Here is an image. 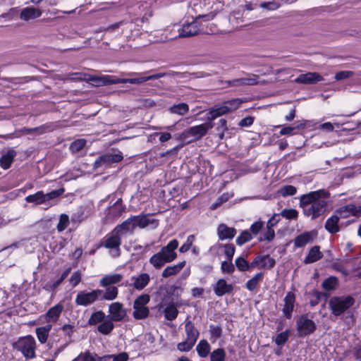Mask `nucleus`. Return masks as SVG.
Wrapping results in <instances>:
<instances>
[{
	"mask_svg": "<svg viewBox=\"0 0 361 361\" xmlns=\"http://www.w3.org/2000/svg\"><path fill=\"white\" fill-rule=\"evenodd\" d=\"M329 192L325 190H319L303 195L300 197V207L305 216L315 219L324 214L326 210Z\"/></svg>",
	"mask_w": 361,
	"mask_h": 361,
	"instance_id": "obj_1",
	"label": "nucleus"
},
{
	"mask_svg": "<svg viewBox=\"0 0 361 361\" xmlns=\"http://www.w3.org/2000/svg\"><path fill=\"white\" fill-rule=\"evenodd\" d=\"M355 302V300L352 295H334L329 298L328 308L331 315L338 318L344 314Z\"/></svg>",
	"mask_w": 361,
	"mask_h": 361,
	"instance_id": "obj_2",
	"label": "nucleus"
},
{
	"mask_svg": "<svg viewBox=\"0 0 361 361\" xmlns=\"http://www.w3.org/2000/svg\"><path fill=\"white\" fill-rule=\"evenodd\" d=\"M12 348L21 352L26 359H32L36 356V342L32 336L20 337L17 341L13 343Z\"/></svg>",
	"mask_w": 361,
	"mask_h": 361,
	"instance_id": "obj_3",
	"label": "nucleus"
},
{
	"mask_svg": "<svg viewBox=\"0 0 361 361\" xmlns=\"http://www.w3.org/2000/svg\"><path fill=\"white\" fill-rule=\"evenodd\" d=\"M150 301V296L148 294H142L138 296L133 302V317L135 319H143L148 317L149 310L147 305Z\"/></svg>",
	"mask_w": 361,
	"mask_h": 361,
	"instance_id": "obj_4",
	"label": "nucleus"
},
{
	"mask_svg": "<svg viewBox=\"0 0 361 361\" xmlns=\"http://www.w3.org/2000/svg\"><path fill=\"white\" fill-rule=\"evenodd\" d=\"M214 125L212 123L207 122L192 126L184 130L180 135L181 140H186L192 137L195 140H198L204 137L209 130L213 128Z\"/></svg>",
	"mask_w": 361,
	"mask_h": 361,
	"instance_id": "obj_5",
	"label": "nucleus"
},
{
	"mask_svg": "<svg viewBox=\"0 0 361 361\" xmlns=\"http://www.w3.org/2000/svg\"><path fill=\"white\" fill-rule=\"evenodd\" d=\"M146 73H137V72H130L126 73H122L123 75H126L130 77L137 76V78H118L117 84L119 83H130V84H137L140 85L144 82L159 79L163 78L167 75L166 73H159L157 74H153L147 76H141L142 74H145Z\"/></svg>",
	"mask_w": 361,
	"mask_h": 361,
	"instance_id": "obj_6",
	"label": "nucleus"
},
{
	"mask_svg": "<svg viewBox=\"0 0 361 361\" xmlns=\"http://www.w3.org/2000/svg\"><path fill=\"white\" fill-rule=\"evenodd\" d=\"M121 235L115 228L106 235L102 241V245L106 249L114 250V257H118L121 254L120 246L121 245Z\"/></svg>",
	"mask_w": 361,
	"mask_h": 361,
	"instance_id": "obj_7",
	"label": "nucleus"
},
{
	"mask_svg": "<svg viewBox=\"0 0 361 361\" xmlns=\"http://www.w3.org/2000/svg\"><path fill=\"white\" fill-rule=\"evenodd\" d=\"M101 292L99 289H94L90 292L87 290H80L78 293L75 302L78 306L87 307L92 305L96 301L99 300L98 294Z\"/></svg>",
	"mask_w": 361,
	"mask_h": 361,
	"instance_id": "obj_8",
	"label": "nucleus"
},
{
	"mask_svg": "<svg viewBox=\"0 0 361 361\" xmlns=\"http://www.w3.org/2000/svg\"><path fill=\"white\" fill-rule=\"evenodd\" d=\"M296 328L299 336L304 337L313 334L317 329V325L313 320L303 314L297 320Z\"/></svg>",
	"mask_w": 361,
	"mask_h": 361,
	"instance_id": "obj_9",
	"label": "nucleus"
},
{
	"mask_svg": "<svg viewBox=\"0 0 361 361\" xmlns=\"http://www.w3.org/2000/svg\"><path fill=\"white\" fill-rule=\"evenodd\" d=\"M123 155L121 152L118 153H106L99 156L94 163V168H99L102 166H110L114 163H118L123 160Z\"/></svg>",
	"mask_w": 361,
	"mask_h": 361,
	"instance_id": "obj_10",
	"label": "nucleus"
},
{
	"mask_svg": "<svg viewBox=\"0 0 361 361\" xmlns=\"http://www.w3.org/2000/svg\"><path fill=\"white\" fill-rule=\"evenodd\" d=\"M178 246V241L176 239H173L166 246H164L159 252L169 263L177 257L175 250Z\"/></svg>",
	"mask_w": 361,
	"mask_h": 361,
	"instance_id": "obj_11",
	"label": "nucleus"
},
{
	"mask_svg": "<svg viewBox=\"0 0 361 361\" xmlns=\"http://www.w3.org/2000/svg\"><path fill=\"white\" fill-rule=\"evenodd\" d=\"M110 319L115 322L122 321L126 316V311L123 304L118 302L111 303L109 307Z\"/></svg>",
	"mask_w": 361,
	"mask_h": 361,
	"instance_id": "obj_12",
	"label": "nucleus"
},
{
	"mask_svg": "<svg viewBox=\"0 0 361 361\" xmlns=\"http://www.w3.org/2000/svg\"><path fill=\"white\" fill-rule=\"evenodd\" d=\"M88 81L94 86H105L109 85L117 84L118 77L115 75H101L90 76Z\"/></svg>",
	"mask_w": 361,
	"mask_h": 361,
	"instance_id": "obj_13",
	"label": "nucleus"
},
{
	"mask_svg": "<svg viewBox=\"0 0 361 361\" xmlns=\"http://www.w3.org/2000/svg\"><path fill=\"white\" fill-rule=\"evenodd\" d=\"M282 312L287 319H290L295 302V295L293 292H288L283 299Z\"/></svg>",
	"mask_w": 361,
	"mask_h": 361,
	"instance_id": "obj_14",
	"label": "nucleus"
},
{
	"mask_svg": "<svg viewBox=\"0 0 361 361\" xmlns=\"http://www.w3.org/2000/svg\"><path fill=\"white\" fill-rule=\"evenodd\" d=\"M200 32V28L197 22L192 21L185 23L182 26L179 31V37H190L198 35Z\"/></svg>",
	"mask_w": 361,
	"mask_h": 361,
	"instance_id": "obj_15",
	"label": "nucleus"
},
{
	"mask_svg": "<svg viewBox=\"0 0 361 361\" xmlns=\"http://www.w3.org/2000/svg\"><path fill=\"white\" fill-rule=\"evenodd\" d=\"M237 233V231L233 227H228L225 224H220L217 227V235L220 240H231Z\"/></svg>",
	"mask_w": 361,
	"mask_h": 361,
	"instance_id": "obj_16",
	"label": "nucleus"
},
{
	"mask_svg": "<svg viewBox=\"0 0 361 361\" xmlns=\"http://www.w3.org/2000/svg\"><path fill=\"white\" fill-rule=\"evenodd\" d=\"M213 290L216 295L221 297L225 294H230L233 290L232 284L226 283L224 279H219L213 286Z\"/></svg>",
	"mask_w": 361,
	"mask_h": 361,
	"instance_id": "obj_17",
	"label": "nucleus"
},
{
	"mask_svg": "<svg viewBox=\"0 0 361 361\" xmlns=\"http://www.w3.org/2000/svg\"><path fill=\"white\" fill-rule=\"evenodd\" d=\"M42 14V11L41 9L32 6H27L21 10L20 18L25 21H29L39 18Z\"/></svg>",
	"mask_w": 361,
	"mask_h": 361,
	"instance_id": "obj_18",
	"label": "nucleus"
},
{
	"mask_svg": "<svg viewBox=\"0 0 361 361\" xmlns=\"http://www.w3.org/2000/svg\"><path fill=\"white\" fill-rule=\"evenodd\" d=\"M323 80V77L318 73L309 72L300 75L295 79V82L301 84H312Z\"/></svg>",
	"mask_w": 361,
	"mask_h": 361,
	"instance_id": "obj_19",
	"label": "nucleus"
},
{
	"mask_svg": "<svg viewBox=\"0 0 361 361\" xmlns=\"http://www.w3.org/2000/svg\"><path fill=\"white\" fill-rule=\"evenodd\" d=\"M131 281H133L131 286L135 289L141 290L149 284L150 276L147 273H142L136 276H133Z\"/></svg>",
	"mask_w": 361,
	"mask_h": 361,
	"instance_id": "obj_20",
	"label": "nucleus"
},
{
	"mask_svg": "<svg viewBox=\"0 0 361 361\" xmlns=\"http://www.w3.org/2000/svg\"><path fill=\"white\" fill-rule=\"evenodd\" d=\"M179 306H180V304H179L178 302H171L166 305V307L163 310V313L166 319L169 321H173L176 319L178 314V310L177 307Z\"/></svg>",
	"mask_w": 361,
	"mask_h": 361,
	"instance_id": "obj_21",
	"label": "nucleus"
},
{
	"mask_svg": "<svg viewBox=\"0 0 361 361\" xmlns=\"http://www.w3.org/2000/svg\"><path fill=\"white\" fill-rule=\"evenodd\" d=\"M106 290L99 289L101 292L98 294L99 300H113L116 299L118 294V288L116 286H107Z\"/></svg>",
	"mask_w": 361,
	"mask_h": 361,
	"instance_id": "obj_22",
	"label": "nucleus"
},
{
	"mask_svg": "<svg viewBox=\"0 0 361 361\" xmlns=\"http://www.w3.org/2000/svg\"><path fill=\"white\" fill-rule=\"evenodd\" d=\"M123 276L120 274L105 275L100 279L99 284L102 287L113 286L112 285L121 282Z\"/></svg>",
	"mask_w": 361,
	"mask_h": 361,
	"instance_id": "obj_23",
	"label": "nucleus"
},
{
	"mask_svg": "<svg viewBox=\"0 0 361 361\" xmlns=\"http://www.w3.org/2000/svg\"><path fill=\"white\" fill-rule=\"evenodd\" d=\"M63 307L61 304H57L51 307L44 314V317L47 322H56L58 320L61 312L63 311Z\"/></svg>",
	"mask_w": 361,
	"mask_h": 361,
	"instance_id": "obj_24",
	"label": "nucleus"
},
{
	"mask_svg": "<svg viewBox=\"0 0 361 361\" xmlns=\"http://www.w3.org/2000/svg\"><path fill=\"white\" fill-rule=\"evenodd\" d=\"M16 156V152L14 149H9L6 153L2 154L0 158V166L4 169H8L11 167L15 157Z\"/></svg>",
	"mask_w": 361,
	"mask_h": 361,
	"instance_id": "obj_25",
	"label": "nucleus"
},
{
	"mask_svg": "<svg viewBox=\"0 0 361 361\" xmlns=\"http://www.w3.org/2000/svg\"><path fill=\"white\" fill-rule=\"evenodd\" d=\"M53 129L54 124L52 123H48L36 128H23L22 129V132L25 134H31L32 133H35L37 135H42L47 133V131H51Z\"/></svg>",
	"mask_w": 361,
	"mask_h": 361,
	"instance_id": "obj_26",
	"label": "nucleus"
},
{
	"mask_svg": "<svg viewBox=\"0 0 361 361\" xmlns=\"http://www.w3.org/2000/svg\"><path fill=\"white\" fill-rule=\"evenodd\" d=\"M185 265V261H183L177 264L166 267L161 273L163 278H169L178 274Z\"/></svg>",
	"mask_w": 361,
	"mask_h": 361,
	"instance_id": "obj_27",
	"label": "nucleus"
},
{
	"mask_svg": "<svg viewBox=\"0 0 361 361\" xmlns=\"http://www.w3.org/2000/svg\"><path fill=\"white\" fill-rule=\"evenodd\" d=\"M339 285V281L337 277L336 276H329L322 283V288L325 290V292L330 293V292L334 291L337 289Z\"/></svg>",
	"mask_w": 361,
	"mask_h": 361,
	"instance_id": "obj_28",
	"label": "nucleus"
},
{
	"mask_svg": "<svg viewBox=\"0 0 361 361\" xmlns=\"http://www.w3.org/2000/svg\"><path fill=\"white\" fill-rule=\"evenodd\" d=\"M185 329L187 335L186 339L195 343L199 336V331L193 323L191 321H187L185 324Z\"/></svg>",
	"mask_w": 361,
	"mask_h": 361,
	"instance_id": "obj_29",
	"label": "nucleus"
},
{
	"mask_svg": "<svg viewBox=\"0 0 361 361\" xmlns=\"http://www.w3.org/2000/svg\"><path fill=\"white\" fill-rule=\"evenodd\" d=\"M322 257L323 255L319 250V247L315 245L310 249L304 262L306 264L313 263L320 259Z\"/></svg>",
	"mask_w": 361,
	"mask_h": 361,
	"instance_id": "obj_30",
	"label": "nucleus"
},
{
	"mask_svg": "<svg viewBox=\"0 0 361 361\" xmlns=\"http://www.w3.org/2000/svg\"><path fill=\"white\" fill-rule=\"evenodd\" d=\"M116 231L119 232L121 235H122V232H133L135 228V222L132 216L127 219L122 224L116 226L114 228Z\"/></svg>",
	"mask_w": 361,
	"mask_h": 361,
	"instance_id": "obj_31",
	"label": "nucleus"
},
{
	"mask_svg": "<svg viewBox=\"0 0 361 361\" xmlns=\"http://www.w3.org/2000/svg\"><path fill=\"white\" fill-rule=\"evenodd\" d=\"M126 209V206L122 204V200L118 199L109 209V214L114 218L120 216Z\"/></svg>",
	"mask_w": 361,
	"mask_h": 361,
	"instance_id": "obj_32",
	"label": "nucleus"
},
{
	"mask_svg": "<svg viewBox=\"0 0 361 361\" xmlns=\"http://www.w3.org/2000/svg\"><path fill=\"white\" fill-rule=\"evenodd\" d=\"M339 219L334 213L329 217L325 224V228L331 233H336L339 231V226L338 225Z\"/></svg>",
	"mask_w": 361,
	"mask_h": 361,
	"instance_id": "obj_33",
	"label": "nucleus"
},
{
	"mask_svg": "<svg viewBox=\"0 0 361 361\" xmlns=\"http://www.w3.org/2000/svg\"><path fill=\"white\" fill-rule=\"evenodd\" d=\"M196 350L200 357H206L210 353V344L207 340H200L196 346Z\"/></svg>",
	"mask_w": 361,
	"mask_h": 361,
	"instance_id": "obj_34",
	"label": "nucleus"
},
{
	"mask_svg": "<svg viewBox=\"0 0 361 361\" xmlns=\"http://www.w3.org/2000/svg\"><path fill=\"white\" fill-rule=\"evenodd\" d=\"M227 114L228 113L226 112L224 104L220 106H215L209 110L207 113V119L209 121H214L216 118Z\"/></svg>",
	"mask_w": 361,
	"mask_h": 361,
	"instance_id": "obj_35",
	"label": "nucleus"
},
{
	"mask_svg": "<svg viewBox=\"0 0 361 361\" xmlns=\"http://www.w3.org/2000/svg\"><path fill=\"white\" fill-rule=\"evenodd\" d=\"M312 240V233L311 232H305L298 235L294 240L295 247H302Z\"/></svg>",
	"mask_w": 361,
	"mask_h": 361,
	"instance_id": "obj_36",
	"label": "nucleus"
},
{
	"mask_svg": "<svg viewBox=\"0 0 361 361\" xmlns=\"http://www.w3.org/2000/svg\"><path fill=\"white\" fill-rule=\"evenodd\" d=\"M114 321L111 319H104L97 326V331L104 335H109L114 329Z\"/></svg>",
	"mask_w": 361,
	"mask_h": 361,
	"instance_id": "obj_37",
	"label": "nucleus"
},
{
	"mask_svg": "<svg viewBox=\"0 0 361 361\" xmlns=\"http://www.w3.org/2000/svg\"><path fill=\"white\" fill-rule=\"evenodd\" d=\"M135 226L140 227V228H144L147 226L149 224H152L154 220L148 218V214L145 215H138V216H132Z\"/></svg>",
	"mask_w": 361,
	"mask_h": 361,
	"instance_id": "obj_38",
	"label": "nucleus"
},
{
	"mask_svg": "<svg viewBox=\"0 0 361 361\" xmlns=\"http://www.w3.org/2000/svg\"><path fill=\"white\" fill-rule=\"evenodd\" d=\"M169 112L179 116H184L189 111V106L186 103L173 104L169 109Z\"/></svg>",
	"mask_w": 361,
	"mask_h": 361,
	"instance_id": "obj_39",
	"label": "nucleus"
},
{
	"mask_svg": "<svg viewBox=\"0 0 361 361\" xmlns=\"http://www.w3.org/2000/svg\"><path fill=\"white\" fill-rule=\"evenodd\" d=\"M149 262L156 269H160L165 264L168 263L159 252L153 255Z\"/></svg>",
	"mask_w": 361,
	"mask_h": 361,
	"instance_id": "obj_40",
	"label": "nucleus"
},
{
	"mask_svg": "<svg viewBox=\"0 0 361 361\" xmlns=\"http://www.w3.org/2000/svg\"><path fill=\"white\" fill-rule=\"evenodd\" d=\"M312 296L313 297L312 299L310 300V304L312 307H314L317 305L319 304V302L321 301L322 297L326 300L329 298L330 293H328L326 292H320L317 290H313L312 293H310Z\"/></svg>",
	"mask_w": 361,
	"mask_h": 361,
	"instance_id": "obj_41",
	"label": "nucleus"
},
{
	"mask_svg": "<svg viewBox=\"0 0 361 361\" xmlns=\"http://www.w3.org/2000/svg\"><path fill=\"white\" fill-rule=\"evenodd\" d=\"M264 274L262 272L255 274L251 279L248 280L245 284L246 288L250 290H254L263 280Z\"/></svg>",
	"mask_w": 361,
	"mask_h": 361,
	"instance_id": "obj_42",
	"label": "nucleus"
},
{
	"mask_svg": "<svg viewBox=\"0 0 361 361\" xmlns=\"http://www.w3.org/2000/svg\"><path fill=\"white\" fill-rule=\"evenodd\" d=\"M243 102V99L236 98L226 101L223 103V104L224 105L226 112L229 114L238 109Z\"/></svg>",
	"mask_w": 361,
	"mask_h": 361,
	"instance_id": "obj_43",
	"label": "nucleus"
},
{
	"mask_svg": "<svg viewBox=\"0 0 361 361\" xmlns=\"http://www.w3.org/2000/svg\"><path fill=\"white\" fill-rule=\"evenodd\" d=\"M106 318L105 314L102 311H96L93 312L88 319V324L90 326H94L97 324H101Z\"/></svg>",
	"mask_w": 361,
	"mask_h": 361,
	"instance_id": "obj_44",
	"label": "nucleus"
},
{
	"mask_svg": "<svg viewBox=\"0 0 361 361\" xmlns=\"http://www.w3.org/2000/svg\"><path fill=\"white\" fill-rule=\"evenodd\" d=\"M27 202L35 203V204H41L45 203L44 193L43 191H38L35 194L28 195L25 197Z\"/></svg>",
	"mask_w": 361,
	"mask_h": 361,
	"instance_id": "obj_45",
	"label": "nucleus"
},
{
	"mask_svg": "<svg viewBox=\"0 0 361 361\" xmlns=\"http://www.w3.org/2000/svg\"><path fill=\"white\" fill-rule=\"evenodd\" d=\"M226 351L224 348H219L210 353V361H225Z\"/></svg>",
	"mask_w": 361,
	"mask_h": 361,
	"instance_id": "obj_46",
	"label": "nucleus"
},
{
	"mask_svg": "<svg viewBox=\"0 0 361 361\" xmlns=\"http://www.w3.org/2000/svg\"><path fill=\"white\" fill-rule=\"evenodd\" d=\"M252 233L247 230L242 231L235 240L236 244L238 245L242 246L245 243L252 240Z\"/></svg>",
	"mask_w": 361,
	"mask_h": 361,
	"instance_id": "obj_47",
	"label": "nucleus"
},
{
	"mask_svg": "<svg viewBox=\"0 0 361 361\" xmlns=\"http://www.w3.org/2000/svg\"><path fill=\"white\" fill-rule=\"evenodd\" d=\"M351 208H352V207H350L349 204L342 206V207L338 208L335 211V214H336V216L338 217L339 219L341 218L346 219V218L350 216Z\"/></svg>",
	"mask_w": 361,
	"mask_h": 361,
	"instance_id": "obj_48",
	"label": "nucleus"
},
{
	"mask_svg": "<svg viewBox=\"0 0 361 361\" xmlns=\"http://www.w3.org/2000/svg\"><path fill=\"white\" fill-rule=\"evenodd\" d=\"M276 264V261L274 258L271 257L269 255H263L261 256V268L266 269H271Z\"/></svg>",
	"mask_w": 361,
	"mask_h": 361,
	"instance_id": "obj_49",
	"label": "nucleus"
},
{
	"mask_svg": "<svg viewBox=\"0 0 361 361\" xmlns=\"http://www.w3.org/2000/svg\"><path fill=\"white\" fill-rule=\"evenodd\" d=\"M87 141L85 139H78L70 145V150L72 152H78L81 151L86 145Z\"/></svg>",
	"mask_w": 361,
	"mask_h": 361,
	"instance_id": "obj_50",
	"label": "nucleus"
},
{
	"mask_svg": "<svg viewBox=\"0 0 361 361\" xmlns=\"http://www.w3.org/2000/svg\"><path fill=\"white\" fill-rule=\"evenodd\" d=\"M69 225V216L66 214L60 215L59 221L57 224V231L61 233Z\"/></svg>",
	"mask_w": 361,
	"mask_h": 361,
	"instance_id": "obj_51",
	"label": "nucleus"
},
{
	"mask_svg": "<svg viewBox=\"0 0 361 361\" xmlns=\"http://www.w3.org/2000/svg\"><path fill=\"white\" fill-rule=\"evenodd\" d=\"M296 192H297L296 188L291 185H287L282 186L279 190V193L282 197L293 195L296 193Z\"/></svg>",
	"mask_w": 361,
	"mask_h": 361,
	"instance_id": "obj_52",
	"label": "nucleus"
},
{
	"mask_svg": "<svg viewBox=\"0 0 361 361\" xmlns=\"http://www.w3.org/2000/svg\"><path fill=\"white\" fill-rule=\"evenodd\" d=\"M219 247L224 249V255L226 256L227 259L232 260L235 254V248L233 244H220Z\"/></svg>",
	"mask_w": 361,
	"mask_h": 361,
	"instance_id": "obj_53",
	"label": "nucleus"
},
{
	"mask_svg": "<svg viewBox=\"0 0 361 361\" xmlns=\"http://www.w3.org/2000/svg\"><path fill=\"white\" fill-rule=\"evenodd\" d=\"M289 337V331L286 330L283 332H281L276 336L274 338V341L278 345H283L288 341Z\"/></svg>",
	"mask_w": 361,
	"mask_h": 361,
	"instance_id": "obj_54",
	"label": "nucleus"
},
{
	"mask_svg": "<svg viewBox=\"0 0 361 361\" xmlns=\"http://www.w3.org/2000/svg\"><path fill=\"white\" fill-rule=\"evenodd\" d=\"M280 215L286 219L296 220L298 217V212L295 209H284L281 211Z\"/></svg>",
	"mask_w": 361,
	"mask_h": 361,
	"instance_id": "obj_55",
	"label": "nucleus"
},
{
	"mask_svg": "<svg viewBox=\"0 0 361 361\" xmlns=\"http://www.w3.org/2000/svg\"><path fill=\"white\" fill-rule=\"evenodd\" d=\"M235 264L240 271H245L248 270L250 267L248 262L242 257L235 259Z\"/></svg>",
	"mask_w": 361,
	"mask_h": 361,
	"instance_id": "obj_56",
	"label": "nucleus"
},
{
	"mask_svg": "<svg viewBox=\"0 0 361 361\" xmlns=\"http://www.w3.org/2000/svg\"><path fill=\"white\" fill-rule=\"evenodd\" d=\"M209 333L211 335V339H213L212 342L214 343L217 338L221 337L222 329L219 326L210 325Z\"/></svg>",
	"mask_w": 361,
	"mask_h": 361,
	"instance_id": "obj_57",
	"label": "nucleus"
},
{
	"mask_svg": "<svg viewBox=\"0 0 361 361\" xmlns=\"http://www.w3.org/2000/svg\"><path fill=\"white\" fill-rule=\"evenodd\" d=\"M96 356L97 355L94 356L87 350L81 353L76 358L74 359V361H97Z\"/></svg>",
	"mask_w": 361,
	"mask_h": 361,
	"instance_id": "obj_58",
	"label": "nucleus"
},
{
	"mask_svg": "<svg viewBox=\"0 0 361 361\" xmlns=\"http://www.w3.org/2000/svg\"><path fill=\"white\" fill-rule=\"evenodd\" d=\"M221 269L223 273L232 274L235 271L234 264L232 263V260L224 261L221 264Z\"/></svg>",
	"mask_w": 361,
	"mask_h": 361,
	"instance_id": "obj_59",
	"label": "nucleus"
},
{
	"mask_svg": "<svg viewBox=\"0 0 361 361\" xmlns=\"http://www.w3.org/2000/svg\"><path fill=\"white\" fill-rule=\"evenodd\" d=\"M275 237V231L273 228H267L262 236L259 238V241L267 240V242H271Z\"/></svg>",
	"mask_w": 361,
	"mask_h": 361,
	"instance_id": "obj_60",
	"label": "nucleus"
},
{
	"mask_svg": "<svg viewBox=\"0 0 361 361\" xmlns=\"http://www.w3.org/2000/svg\"><path fill=\"white\" fill-rule=\"evenodd\" d=\"M264 228V222L261 220L254 222L250 226V233L253 235H257Z\"/></svg>",
	"mask_w": 361,
	"mask_h": 361,
	"instance_id": "obj_61",
	"label": "nucleus"
},
{
	"mask_svg": "<svg viewBox=\"0 0 361 361\" xmlns=\"http://www.w3.org/2000/svg\"><path fill=\"white\" fill-rule=\"evenodd\" d=\"M64 192L63 188H60L59 190H52L50 192L44 194V201L45 202L54 200L59 196H61Z\"/></svg>",
	"mask_w": 361,
	"mask_h": 361,
	"instance_id": "obj_62",
	"label": "nucleus"
},
{
	"mask_svg": "<svg viewBox=\"0 0 361 361\" xmlns=\"http://www.w3.org/2000/svg\"><path fill=\"white\" fill-rule=\"evenodd\" d=\"M195 344V343L186 339L185 341L179 343L177 348L181 352H188L192 348Z\"/></svg>",
	"mask_w": 361,
	"mask_h": 361,
	"instance_id": "obj_63",
	"label": "nucleus"
},
{
	"mask_svg": "<svg viewBox=\"0 0 361 361\" xmlns=\"http://www.w3.org/2000/svg\"><path fill=\"white\" fill-rule=\"evenodd\" d=\"M243 86L245 85H256L259 83V76L252 74L250 77L243 78Z\"/></svg>",
	"mask_w": 361,
	"mask_h": 361,
	"instance_id": "obj_64",
	"label": "nucleus"
}]
</instances>
